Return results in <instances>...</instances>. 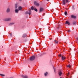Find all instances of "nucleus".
Masks as SVG:
<instances>
[{
	"mask_svg": "<svg viewBox=\"0 0 78 78\" xmlns=\"http://www.w3.org/2000/svg\"><path fill=\"white\" fill-rule=\"evenodd\" d=\"M66 67H69V68H70V67H71V66H70V65L69 64V65L67 66Z\"/></svg>",
	"mask_w": 78,
	"mask_h": 78,
	"instance_id": "f3484780",
	"label": "nucleus"
},
{
	"mask_svg": "<svg viewBox=\"0 0 78 78\" xmlns=\"http://www.w3.org/2000/svg\"><path fill=\"white\" fill-rule=\"evenodd\" d=\"M45 13H44V14H43V15H42V16H44V15H45Z\"/></svg>",
	"mask_w": 78,
	"mask_h": 78,
	"instance_id": "7c9ffc66",
	"label": "nucleus"
},
{
	"mask_svg": "<svg viewBox=\"0 0 78 78\" xmlns=\"http://www.w3.org/2000/svg\"><path fill=\"white\" fill-rule=\"evenodd\" d=\"M43 11H44V8L42 7H40V8L39 13H40L41 12H42Z\"/></svg>",
	"mask_w": 78,
	"mask_h": 78,
	"instance_id": "39448f33",
	"label": "nucleus"
},
{
	"mask_svg": "<svg viewBox=\"0 0 78 78\" xmlns=\"http://www.w3.org/2000/svg\"><path fill=\"white\" fill-rule=\"evenodd\" d=\"M62 61H64V60H65L66 59V57H65L64 56L63 57L62 55Z\"/></svg>",
	"mask_w": 78,
	"mask_h": 78,
	"instance_id": "6e6552de",
	"label": "nucleus"
},
{
	"mask_svg": "<svg viewBox=\"0 0 78 78\" xmlns=\"http://www.w3.org/2000/svg\"><path fill=\"white\" fill-rule=\"evenodd\" d=\"M68 33H70V30H69L67 31Z\"/></svg>",
	"mask_w": 78,
	"mask_h": 78,
	"instance_id": "bb28decb",
	"label": "nucleus"
},
{
	"mask_svg": "<svg viewBox=\"0 0 78 78\" xmlns=\"http://www.w3.org/2000/svg\"><path fill=\"white\" fill-rule=\"evenodd\" d=\"M60 78H62V77H60Z\"/></svg>",
	"mask_w": 78,
	"mask_h": 78,
	"instance_id": "ea45409f",
	"label": "nucleus"
},
{
	"mask_svg": "<svg viewBox=\"0 0 78 78\" xmlns=\"http://www.w3.org/2000/svg\"><path fill=\"white\" fill-rule=\"evenodd\" d=\"M48 72H46V73H44V75L45 76H47L48 75Z\"/></svg>",
	"mask_w": 78,
	"mask_h": 78,
	"instance_id": "9d476101",
	"label": "nucleus"
},
{
	"mask_svg": "<svg viewBox=\"0 0 78 78\" xmlns=\"http://www.w3.org/2000/svg\"><path fill=\"white\" fill-rule=\"evenodd\" d=\"M14 24V23H10L9 24V26H11V25H12Z\"/></svg>",
	"mask_w": 78,
	"mask_h": 78,
	"instance_id": "412c9836",
	"label": "nucleus"
},
{
	"mask_svg": "<svg viewBox=\"0 0 78 78\" xmlns=\"http://www.w3.org/2000/svg\"><path fill=\"white\" fill-rule=\"evenodd\" d=\"M10 78H12V77H11Z\"/></svg>",
	"mask_w": 78,
	"mask_h": 78,
	"instance_id": "58836bf2",
	"label": "nucleus"
},
{
	"mask_svg": "<svg viewBox=\"0 0 78 78\" xmlns=\"http://www.w3.org/2000/svg\"><path fill=\"white\" fill-rule=\"evenodd\" d=\"M69 75H70V73H68V74L67 75V76H69Z\"/></svg>",
	"mask_w": 78,
	"mask_h": 78,
	"instance_id": "a878e982",
	"label": "nucleus"
},
{
	"mask_svg": "<svg viewBox=\"0 0 78 78\" xmlns=\"http://www.w3.org/2000/svg\"><path fill=\"white\" fill-rule=\"evenodd\" d=\"M9 11H10V9H9V8H8L7 9V12H9Z\"/></svg>",
	"mask_w": 78,
	"mask_h": 78,
	"instance_id": "dca6fc26",
	"label": "nucleus"
},
{
	"mask_svg": "<svg viewBox=\"0 0 78 78\" xmlns=\"http://www.w3.org/2000/svg\"><path fill=\"white\" fill-rule=\"evenodd\" d=\"M28 14L30 16L31 15V12H30L29 13H28Z\"/></svg>",
	"mask_w": 78,
	"mask_h": 78,
	"instance_id": "cd10ccee",
	"label": "nucleus"
},
{
	"mask_svg": "<svg viewBox=\"0 0 78 78\" xmlns=\"http://www.w3.org/2000/svg\"><path fill=\"white\" fill-rule=\"evenodd\" d=\"M54 41L55 44H58V42H59L58 41H57L56 40H54Z\"/></svg>",
	"mask_w": 78,
	"mask_h": 78,
	"instance_id": "ddd939ff",
	"label": "nucleus"
},
{
	"mask_svg": "<svg viewBox=\"0 0 78 78\" xmlns=\"http://www.w3.org/2000/svg\"><path fill=\"white\" fill-rule=\"evenodd\" d=\"M21 77L23 78H28V77L27 75L23 76V75H22Z\"/></svg>",
	"mask_w": 78,
	"mask_h": 78,
	"instance_id": "423d86ee",
	"label": "nucleus"
},
{
	"mask_svg": "<svg viewBox=\"0 0 78 78\" xmlns=\"http://www.w3.org/2000/svg\"><path fill=\"white\" fill-rule=\"evenodd\" d=\"M19 0V1H22V0Z\"/></svg>",
	"mask_w": 78,
	"mask_h": 78,
	"instance_id": "f704fd0d",
	"label": "nucleus"
},
{
	"mask_svg": "<svg viewBox=\"0 0 78 78\" xmlns=\"http://www.w3.org/2000/svg\"><path fill=\"white\" fill-rule=\"evenodd\" d=\"M10 35L11 36H12V34H10Z\"/></svg>",
	"mask_w": 78,
	"mask_h": 78,
	"instance_id": "72a5a7b5",
	"label": "nucleus"
},
{
	"mask_svg": "<svg viewBox=\"0 0 78 78\" xmlns=\"http://www.w3.org/2000/svg\"><path fill=\"white\" fill-rule=\"evenodd\" d=\"M65 1H66V3H68V2H69V0H65Z\"/></svg>",
	"mask_w": 78,
	"mask_h": 78,
	"instance_id": "5701e85b",
	"label": "nucleus"
},
{
	"mask_svg": "<svg viewBox=\"0 0 78 78\" xmlns=\"http://www.w3.org/2000/svg\"><path fill=\"white\" fill-rule=\"evenodd\" d=\"M15 11L16 13H18V12H19V10L17 9H16L15 10Z\"/></svg>",
	"mask_w": 78,
	"mask_h": 78,
	"instance_id": "2eb2a0df",
	"label": "nucleus"
},
{
	"mask_svg": "<svg viewBox=\"0 0 78 78\" xmlns=\"http://www.w3.org/2000/svg\"><path fill=\"white\" fill-rule=\"evenodd\" d=\"M62 5H66V2H65V0H63Z\"/></svg>",
	"mask_w": 78,
	"mask_h": 78,
	"instance_id": "9b49d317",
	"label": "nucleus"
},
{
	"mask_svg": "<svg viewBox=\"0 0 78 78\" xmlns=\"http://www.w3.org/2000/svg\"><path fill=\"white\" fill-rule=\"evenodd\" d=\"M19 10H21L22 9V8L21 6H20L18 8Z\"/></svg>",
	"mask_w": 78,
	"mask_h": 78,
	"instance_id": "a211bd4d",
	"label": "nucleus"
},
{
	"mask_svg": "<svg viewBox=\"0 0 78 78\" xmlns=\"http://www.w3.org/2000/svg\"><path fill=\"white\" fill-rule=\"evenodd\" d=\"M34 4L35 6H37V7L39 6V5H40L39 3L37 2L36 1H35L34 2Z\"/></svg>",
	"mask_w": 78,
	"mask_h": 78,
	"instance_id": "f03ea898",
	"label": "nucleus"
},
{
	"mask_svg": "<svg viewBox=\"0 0 78 78\" xmlns=\"http://www.w3.org/2000/svg\"><path fill=\"white\" fill-rule=\"evenodd\" d=\"M59 28V27H58V29Z\"/></svg>",
	"mask_w": 78,
	"mask_h": 78,
	"instance_id": "e433bc0d",
	"label": "nucleus"
},
{
	"mask_svg": "<svg viewBox=\"0 0 78 78\" xmlns=\"http://www.w3.org/2000/svg\"><path fill=\"white\" fill-rule=\"evenodd\" d=\"M64 14L65 16H67V12L66 11L65 12Z\"/></svg>",
	"mask_w": 78,
	"mask_h": 78,
	"instance_id": "aec40b11",
	"label": "nucleus"
},
{
	"mask_svg": "<svg viewBox=\"0 0 78 78\" xmlns=\"http://www.w3.org/2000/svg\"><path fill=\"white\" fill-rule=\"evenodd\" d=\"M15 8L16 9V8H17V4H16L15 5Z\"/></svg>",
	"mask_w": 78,
	"mask_h": 78,
	"instance_id": "4be33fe9",
	"label": "nucleus"
},
{
	"mask_svg": "<svg viewBox=\"0 0 78 78\" xmlns=\"http://www.w3.org/2000/svg\"><path fill=\"white\" fill-rule=\"evenodd\" d=\"M26 14L28 13V12H26Z\"/></svg>",
	"mask_w": 78,
	"mask_h": 78,
	"instance_id": "473e14b6",
	"label": "nucleus"
},
{
	"mask_svg": "<svg viewBox=\"0 0 78 78\" xmlns=\"http://www.w3.org/2000/svg\"><path fill=\"white\" fill-rule=\"evenodd\" d=\"M71 18L72 19H74L76 18V16H74L73 15H72L71 16Z\"/></svg>",
	"mask_w": 78,
	"mask_h": 78,
	"instance_id": "7ed1b4c3",
	"label": "nucleus"
},
{
	"mask_svg": "<svg viewBox=\"0 0 78 78\" xmlns=\"http://www.w3.org/2000/svg\"><path fill=\"white\" fill-rule=\"evenodd\" d=\"M26 36H27V34H23L22 36V37H26Z\"/></svg>",
	"mask_w": 78,
	"mask_h": 78,
	"instance_id": "4468645a",
	"label": "nucleus"
},
{
	"mask_svg": "<svg viewBox=\"0 0 78 78\" xmlns=\"http://www.w3.org/2000/svg\"><path fill=\"white\" fill-rule=\"evenodd\" d=\"M73 25H76V21H73Z\"/></svg>",
	"mask_w": 78,
	"mask_h": 78,
	"instance_id": "1a4fd4ad",
	"label": "nucleus"
},
{
	"mask_svg": "<svg viewBox=\"0 0 78 78\" xmlns=\"http://www.w3.org/2000/svg\"><path fill=\"white\" fill-rule=\"evenodd\" d=\"M4 21H10V20H11V18H6L4 19Z\"/></svg>",
	"mask_w": 78,
	"mask_h": 78,
	"instance_id": "20e7f679",
	"label": "nucleus"
},
{
	"mask_svg": "<svg viewBox=\"0 0 78 78\" xmlns=\"http://www.w3.org/2000/svg\"><path fill=\"white\" fill-rule=\"evenodd\" d=\"M35 59H36V57L34 55H33L30 58V61H34L35 60Z\"/></svg>",
	"mask_w": 78,
	"mask_h": 78,
	"instance_id": "f257e3e1",
	"label": "nucleus"
},
{
	"mask_svg": "<svg viewBox=\"0 0 78 78\" xmlns=\"http://www.w3.org/2000/svg\"><path fill=\"white\" fill-rule=\"evenodd\" d=\"M29 11L30 12H31V9H30L29 10Z\"/></svg>",
	"mask_w": 78,
	"mask_h": 78,
	"instance_id": "c756f323",
	"label": "nucleus"
},
{
	"mask_svg": "<svg viewBox=\"0 0 78 78\" xmlns=\"http://www.w3.org/2000/svg\"><path fill=\"white\" fill-rule=\"evenodd\" d=\"M29 53H28V55H29Z\"/></svg>",
	"mask_w": 78,
	"mask_h": 78,
	"instance_id": "4c0bfd02",
	"label": "nucleus"
},
{
	"mask_svg": "<svg viewBox=\"0 0 78 78\" xmlns=\"http://www.w3.org/2000/svg\"><path fill=\"white\" fill-rule=\"evenodd\" d=\"M34 10L35 11H36V12H37V9L36 8L34 9Z\"/></svg>",
	"mask_w": 78,
	"mask_h": 78,
	"instance_id": "b1692460",
	"label": "nucleus"
},
{
	"mask_svg": "<svg viewBox=\"0 0 78 78\" xmlns=\"http://www.w3.org/2000/svg\"><path fill=\"white\" fill-rule=\"evenodd\" d=\"M65 24H68V25H70V23L68 21H66V22L65 23Z\"/></svg>",
	"mask_w": 78,
	"mask_h": 78,
	"instance_id": "f8f14e48",
	"label": "nucleus"
},
{
	"mask_svg": "<svg viewBox=\"0 0 78 78\" xmlns=\"http://www.w3.org/2000/svg\"><path fill=\"white\" fill-rule=\"evenodd\" d=\"M47 1H49L50 0H46Z\"/></svg>",
	"mask_w": 78,
	"mask_h": 78,
	"instance_id": "c9c22d12",
	"label": "nucleus"
},
{
	"mask_svg": "<svg viewBox=\"0 0 78 78\" xmlns=\"http://www.w3.org/2000/svg\"><path fill=\"white\" fill-rule=\"evenodd\" d=\"M58 56H59V57H61V54H60L58 55Z\"/></svg>",
	"mask_w": 78,
	"mask_h": 78,
	"instance_id": "c85d7f7f",
	"label": "nucleus"
},
{
	"mask_svg": "<svg viewBox=\"0 0 78 78\" xmlns=\"http://www.w3.org/2000/svg\"><path fill=\"white\" fill-rule=\"evenodd\" d=\"M76 40L78 41V37L76 38Z\"/></svg>",
	"mask_w": 78,
	"mask_h": 78,
	"instance_id": "2f4dec72",
	"label": "nucleus"
},
{
	"mask_svg": "<svg viewBox=\"0 0 78 78\" xmlns=\"http://www.w3.org/2000/svg\"><path fill=\"white\" fill-rule=\"evenodd\" d=\"M0 75H1L2 76H5V75L2 74H0Z\"/></svg>",
	"mask_w": 78,
	"mask_h": 78,
	"instance_id": "393cba45",
	"label": "nucleus"
},
{
	"mask_svg": "<svg viewBox=\"0 0 78 78\" xmlns=\"http://www.w3.org/2000/svg\"><path fill=\"white\" fill-rule=\"evenodd\" d=\"M58 74L59 76H61V75L62 74V72L61 71H60L58 72Z\"/></svg>",
	"mask_w": 78,
	"mask_h": 78,
	"instance_id": "0eeeda50",
	"label": "nucleus"
},
{
	"mask_svg": "<svg viewBox=\"0 0 78 78\" xmlns=\"http://www.w3.org/2000/svg\"><path fill=\"white\" fill-rule=\"evenodd\" d=\"M31 10H34V7H33V6L31 7Z\"/></svg>",
	"mask_w": 78,
	"mask_h": 78,
	"instance_id": "6ab92c4d",
	"label": "nucleus"
}]
</instances>
